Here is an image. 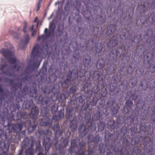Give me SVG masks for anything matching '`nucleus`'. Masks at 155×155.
<instances>
[{
  "label": "nucleus",
  "instance_id": "nucleus-51",
  "mask_svg": "<svg viewBox=\"0 0 155 155\" xmlns=\"http://www.w3.org/2000/svg\"><path fill=\"white\" fill-rule=\"evenodd\" d=\"M127 148L123 147L117 152V155H124L125 153L127 151Z\"/></svg>",
  "mask_w": 155,
  "mask_h": 155
},
{
  "label": "nucleus",
  "instance_id": "nucleus-22",
  "mask_svg": "<svg viewBox=\"0 0 155 155\" xmlns=\"http://www.w3.org/2000/svg\"><path fill=\"white\" fill-rule=\"evenodd\" d=\"M150 8V4L146 2H144L143 5H139L137 9L139 10L140 13L142 14L145 12L146 10H148Z\"/></svg>",
  "mask_w": 155,
  "mask_h": 155
},
{
  "label": "nucleus",
  "instance_id": "nucleus-18",
  "mask_svg": "<svg viewBox=\"0 0 155 155\" xmlns=\"http://www.w3.org/2000/svg\"><path fill=\"white\" fill-rule=\"evenodd\" d=\"M35 138L34 137L31 136L30 137H25L22 144L25 147H28L29 144L30 147H33L34 144Z\"/></svg>",
  "mask_w": 155,
  "mask_h": 155
},
{
  "label": "nucleus",
  "instance_id": "nucleus-14",
  "mask_svg": "<svg viewBox=\"0 0 155 155\" xmlns=\"http://www.w3.org/2000/svg\"><path fill=\"white\" fill-rule=\"evenodd\" d=\"M37 118L35 119V121H33L32 117H30V119H27L25 121V125L28 127V133L32 132L36 128V119Z\"/></svg>",
  "mask_w": 155,
  "mask_h": 155
},
{
  "label": "nucleus",
  "instance_id": "nucleus-36",
  "mask_svg": "<svg viewBox=\"0 0 155 155\" xmlns=\"http://www.w3.org/2000/svg\"><path fill=\"white\" fill-rule=\"evenodd\" d=\"M91 114L89 113H87L86 114L85 116V119L84 120V122L85 123H86V124L88 123H92V124H93L96 126V124L95 123H94L93 121H92L91 120ZM90 125V124H89Z\"/></svg>",
  "mask_w": 155,
  "mask_h": 155
},
{
  "label": "nucleus",
  "instance_id": "nucleus-13",
  "mask_svg": "<svg viewBox=\"0 0 155 155\" xmlns=\"http://www.w3.org/2000/svg\"><path fill=\"white\" fill-rule=\"evenodd\" d=\"M58 77V75L56 74V72L52 74L50 76L49 78V79L50 80V81H49V82L46 85L44 88L43 91L47 87H49L51 91H52L54 89L53 87H55V86L56 85H58L59 87V91H60V87L59 84L58 83L55 84L54 82L57 80Z\"/></svg>",
  "mask_w": 155,
  "mask_h": 155
},
{
  "label": "nucleus",
  "instance_id": "nucleus-63",
  "mask_svg": "<svg viewBox=\"0 0 155 155\" xmlns=\"http://www.w3.org/2000/svg\"><path fill=\"white\" fill-rule=\"evenodd\" d=\"M122 142H123V143L124 144V145H126V146L127 147L128 145V140L126 139V138H123L122 140Z\"/></svg>",
  "mask_w": 155,
  "mask_h": 155
},
{
  "label": "nucleus",
  "instance_id": "nucleus-49",
  "mask_svg": "<svg viewBox=\"0 0 155 155\" xmlns=\"http://www.w3.org/2000/svg\"><path fill=\"white\" fill-rule=\"evenodd\" d=\"M106 126V124L105 122L102 121L99 124L98 129L101 131H102L104 129Z\"/></svg>",
  "mask_w": 155,
  "mask_h": 155
},
{
  "label": "nucleus",
  "instance_id": "nucleus-41",
  "mask_svg": "<svg viewBox=\"0 0 155 155\" xmlns=\"http://www.w3.org/2000/svg\"><path fill=\"white\" fill-rule=\"evenodd\" d=\"M151 121H152L151 123H152L151 124L152 125H150L149 127L148 128H150L151 130L150 132L148 133L150 135L152 134L154 131H155V127H154L155 126V119L152 118L151 119Z\"/></svg>",
  "mask_w": 155,
  "mask_h": 155
},
{
  "label": "nucleus",
  "instance_id": "nucleus-45",
  "mask_svg": "<svg viewBox=\"0 0 155 155\" xmlns=\"http://www.w3.org/2000/svg\"><path fill=\"white\" fill-rule=\"evenodd\" d=\"M147 123L143 122L140 124L139 128L140 131H145L147 130Z\"/></svg>",
  "mask_w": 155,
  "mask_h": 155
},
{
  "label": "nucleus",
  "instance_id": "nucleus-1",
  "mask_svg": "<svg viewBox=\"0 0 155 155\" xmlns=\"http://www.w3.org/2000/svg\"><path fill=\"white\" fill-rule=\"evenodd\" d=\"M55 86L53 87L54 89L52 91H51L49 87H46L43 90V93L45 95L44 97L39 94H36L35 97V100L38 103L48 107L52 105L50 110L53 114L57 112L58 107V106L56 104L55 101L58 99L60 93L59 87L58 85Z\"/></svg>",
  "mask_w": 155,
  "mask_h": 155
},
{
  "label": "nucleus",
  "instance_id": "nucleus-5",
  "mask_svg": "<svg viewBox=\"0 0 155 155\" xmlns=\"http://www.w3.org/2000/svg\"><path fill=\"white\" fill-rule=\"evenodd\" d=\"M106 84L105 80L103 78H101V80L98 81L97 86L93 87L91 90V93L90 94L89 97L92 94H94V96L99 97V98H101V97H105L106 95V92H105L106 89L104 88Z\"/></svg>",
  "mask_w": 155,
  "mask_h": 155
},
{
  "label": "nucleus",
  "instance_id": "nucleus-25",
  "mask_svg": "<svg viewBox=\"0 0 155 155\" xmlns=\"http://www.w3.org/2000/svg\"><path fill=\"white\" fill-rule=\"evenodd\" d=\"M48 31V29L47 28H45L44 31L45 34L38 36L37 38L38 41H39L41 40H42L43 41H44L46 40L48 38H49L51 35L53 36L51 34H50V35H48L49 32Z\"/></svg>",
  "mask_w": 155,
  "mask_h": 155
},
{
  "label": "nucleus",
  "instance_id": "nucleus-58",
  "mask_svg": "<svg viewBox=\"0 0 155 155\" xmlns=\"http://www.w3.org/2000/svg\"><path fill=\"white\" fill-rule=\"evenodd\" d=\"M69 139L68 137L64 138L62 141V143L64 145V147H66V146L67 145Z\"/></svg>",
  "mask_w": 155,
  "mask_h": 155
},
{
  "label": "nucleus",
  "instance_id": "nucleus-29",
  "mask_svg": "<svg viewBox=\"0 0 155 155\" xmlns=\"http://www.w3.org/2000/svg\"><path fill=\"white\" fill-rule=\"evenodd\" d=\"M118 53H120V52L118 51H117L116 49H113L110 54V60L112 62H114L115 61Z\"/></svg>",
  "mask_w": 155,
  "mask_h": 155
},
{
  "label": "nucleus",
  "instance_id": "nucleus-4",
  "mask_svg": "<svg viewBox=\"0 0 155 155\" xmlns=\"http://www.w3.org/2000/svg\"><path fill=\"white\" fill-rule=\"evenodd\" d=\"M92 72H87L86 70V69L84 68H83L82 66L80 67L79 69V78L81 80H84V82H85V84L84 85L83 90L84 92L87 94V96L89 97L90 94L91 93V83L88 80L91 76Z\"/></svg>",
  "mask_w": 155,
  "mask_h": 155
},
{
  "label": "nucleus",
  "instance_id": "nucleus-48",
  "mask_svg": "<svg viewBox=\"0 0 155 155\" xmlns=\"http://www.w3.org/2000/svg\"><path fill=\"white\" fill-rule=\"evenodd\" d=\"M121 77L120 75H118L117 74L114 75L112 78V80L118 83L121 80Z\"/></svg>",
  "mask_w": 155,
  "mask_h": 155
},
{
  "label": "nucleus",
  "instance_id": "nucleus-19",
  "mask_svg": "<svg viewBox=\"0 0 155 155\" xmlns=\"http://www.w3.org/2000/svg\"><path fill=\"white\" fill-rule=\"evenodd\" d=\"M23 125L21 124H13L9 126L8 130L9 131H13L15 133L19 132L22 129Z\"/></svg>",
  "mask_w": 155,
  "mask_h": 155
},
{
  "label": "nucleus",
  "instance_id": "nucleus-34",
  "mask_svg": "<svg viewBox=\"0 0 155 155\" xmlns=\"http://www.w3.org/2000/svg\"><path fill=\"white\" fill-rule=\"evenodd\" d=\"M99 28L98 27H96L94 28L93 33L94 35L96 37H98L100 39L102 38V37L103 35L102 34V31L101 30L99 31Z\"/></svg>",
  "mask_w": 155,
  "mask_h": 155
},
{
  "label": "nucleus",
  "instance_id": "nucleus-62",
  "mask_svg": "<svg viewBox=\"0 0 155 155\" xmlns=\"http://www.w3.org/2000/svg\"><path fill=\"white\" fill-rule=\"evenodd\" d=\"M126 104L127 105V106H132L133 104V102L131 100H127L126 101Z\"/></svg>",
  "mask_w": 155,
  "mask_h": 155
},
{
  "label": "nucleus",
  "instance_id": "nucleus-2",
  "mask_svg": "<svg viewBox=\"0 0 155 155\" xmlns=\"http://www.w3.org/2000/svg\"><path fill=\"white\" fill-rule=\"evenodd\" d=\"M20 91L18 93V94L16 95V92L15 96L13 98L9 101L8 99L6 98L4 100H5L6 99H8L7 101H5L7 103H8L11 102V101L14 98V97L16 98V101L17 102V103H14L12 105V108L13 109V111L15 112L16 110H19L20 109V106L19 103L23 101L25 99V96L28 95L31 97H35V95L37 94L38 90L35 87L33 88L30 89L29 87L26 85H25L23 88H21V87L20 88Z\"/></svg>",
  "mask_w": 155,
  "mask_h": 155
},
{
  "label": "nucleus",
  "instance_id": "nucleus-52",
  "mask_svg": "<svg viewBox=\"0 0 155 155\" xmlns=\"http://www.w3.org/2000/svg\"><path fill=\"white\" fill-rule=\"evenodd\" d=\"M98 98L100 99L99 97L97 96H94L93 97L92 100V103L91 105L92 106H95L98 101Z\"/></svg>",
  "mask_w": 155,
  "mask_h": 155
},
{
  "label": "nucleus",
  "instance_id": "nucleus-56",
  "mask_svg": "<svg viewBox=\"0 0 155 155\" xmlns=\"http://www.w3.org/2000/svg\"><path fill=\"white\" fill-rule=\"evenodd\" d=\"M130 107L129 106H125L123 109V111L124 114L127 113L130 111Z\"/></svg>",
  "mask_w": 155,
  "mask_h": 155
},
{
  "label": "nucleus",
  "instance_id": "nucleus-64",
  "mask_svg": "<svg viewBox=\"0 0 155 155\" xmlns=\"http://www.w3.org/2000/svg\"><path fill=\"white\" fill-rule=\"evenodd\" d=\"M136 74L139 76H141L143 74V72H142V71L140 69H137L136 70Z\"/></svg>",
  "mask_w": 155,
  "mask_h": 155
},
{
  "label": "nucleus",
  "instance_id": "nucleus-50",
  "mask_svg": "<svg viewBox=\"0 0 155 155\" xmlns=\"http://www.w3.org/2000/svg\"><path fill=\"white\" fill-rule=\"evenodd\" d=\"M66 99V96L64 93L61 94L58 98L59 102H63Z\"/></svg>",
  "mask_w": 155,
  "mask_h": 155
},
{
  "label": "nucleus",
  "instance_id": "nucleus-35",
  "mask_svg": "<svg viewBox=\"0 0 155 155\" xmlns=\"http://www.w3.org/2000/svg\"><path fill=\"white\" fill-rule=\"evenodd\" d=\"M106 74V73H105V74H102L98 70V71H95L93 74V79L94 80H97L98 81L100 80H101V78H101V79L100 80V77L101 75L103 76V75H105Z\"/></svg>",
  "mask_w": 155,
  "mask_h": 155
},
{
  "label": "nucleus",
  "instance_id": "nucleus-43",
  "mask_svg": "<svg viewBox=\"0 0 155 155\" xmlns=\"http://www.w3.org/2000/svg\"><path fill=\"white\" fill-rule=\"evenodd\" d=\"M129 32V30L127 28L125 29H122L121 31V34L120 35V38L122 39V40L126 38V34L128 33Z\"/></svg>",
  "mask_w": 155,
  "mask_h": 155
},
{
  "label": "nucleus",
  "instance_id": "nucleus-39",
  "mask_svg": "<svg viewBox=\"0 0 155 155\" xmlns=\"http://www.w3.org/2000/svg\"><path fill=\"white\" fill-rule=\"evenodd\" d=\"M102 117V116L100 111H98L94 114V116L92 117L93 120L95 121H100Z\"/></svg>",
  "mask_w": 155,
  "mask_h": 155
},
{
  "label": "nucleus",
  "instance_id": "nucleus-9",
  "mask_svg": "<svg viewBox=\"0 0 155 155\" xmlns=\"http://www.w3.org/2000/svg\"><path fill=\"white\" fill-rule=\"evenodd\" d=\"M105 65V61L103 59H98L97 61L96 65L97 68L101 73L102 74H112L114 73V68L113 66L110 65L108 68L106 69V68L103 70L104 68Z\"/></svg>",
  "mask_w": 155,
  "mask_h": 155
},
{
  "label": "nucleus",
  "instance_id": "nucleus-6",
  "mask_svg": "<svg viewBox=\"0 0 155 155\" xmlns=\"http://www.w3.org/2000/svg\"><path fill=\"white\" fill-rule=\"evenodd\" d=\"M22 106L25 109H29L31 108L29 115L30 117H32L33 121H35V119L38 117L39 111L38 108L35 106L34 104L33 99L30 98L25 100Z\"/></svg>",
  "mask_w": 155,
  "mask_h": 155
},
{
  "label": "nucleus",
  "instance_id": "nucleus-8",
  "mask_svg": "<svg viewBox=\"0 0 155 155\" xmlns=\"http://www.w3.org/2000/svg\"><path fill=\"white\" fill-rule=\"evenodd\" d=\"M67 119L70 122L69 127L72 132L76 130L77 125L76 121L75 114L72 112V108L67 107L66 109Z\"/></svg>",
  "mask_w": 155,
  "mask_h": 155
},
{
  "label": "nucleus",
  "instance_id": "nucleus-61",
  "mask_svg": "<svg viewBox=\"0 0 155 155\" xmlns=\"http://www.w3.org/2000/svg\"><path fill=\"white\" fill-rule=\"evenodd\" d=\"M91 103V102L88 101H86V103L84 102L83 106L85 107V109H87L89 107Z\"/></svg>",
  "mask_w": 155,
  "mask_h": 155
},
{
  "label": "nucleus",
  "instance_id": "nucleus-27",
  "mask_svg": "<svg viewBox=\"0 0 155 155\" xmlns=\"http://www.w3.org/2000/svg\"><path fill=\"white\" fill-rule=\"evenodd\" d=\"M139 155H155V148L153 147L149 149L147 146H146L143 148V153Z\"/></svg>",
  "mask_w": 155,
  "mask_h": 155
},
{
  "label": "nucleus",
  "instance_id": "nucleus-10",
  "mask_svg": "<svg viewBox=\"0 0 155 155\" xmlns=\"http://www.w3.org/2000/svg\"><path fill=\"white\" fill-rule=\"evenodd\" d=\"M1 53L2 55L10 63L14 64L12 67V69H16L17 71L19 70L21 67L18 65L16 63L17 59L16 58L13 57V56L11 52L7 50L3 49L1 50Z\"/></svg>",
  "mask_w": 155,
  "mask_h": 155
},
{
  "label": "nucleus",
  "instance_id": "nucleus-31",
  "mask_svg": "<svg viewBox=\"0 0 155 155\" xmlns=\"http://www.w3.org/2000/svg\"><path fill=\"white\" fill-rule=\"evenodd\" d=\"M116 29V26L114 25L110 24L107 27V30L106 32L107 35L113 34Z\"/></svg>",
  "mask_w": 155,
  "mask_h": 155
},
{
  "label": "nucleus",
  "instance_id": "nucleus-44",
  "mask_svg": "<svg viewBox=\"0 0 155 155\" xmlns=\"http://www.w3.org/2000/svg\"><path fill=\"white\" fill-rule=\"evenodd\" d=\"M128 87L127 82L126 80L124 81L121 82L120 85V89L122 91L126 90Z\"/></svg>",
  "mask_w": 155,
  "mask_h": 155
},
{
  "label": "nucleus",
  "instance_id": "nucleus-12",
  "mask_svg": "<svg viewBox=\"0 0 155 155\" xmlns=\"http://www.w3.org/2000/svg\"><path fill=\"white\" fill-rule=\"evenodd\" d=\"M86 124L85 125L84 123L80 124L79 127L78 132L82 136L86 135L89 131L91 132H94L96 128V126L92 123Z\"/></svg>",
  "mask_w": 155,
  "mask_h": 155
},
{
  "label": "nucleus",
  "instance_id": "nucleus-28",
  "mask_svg": "<svg viewBox=\"0 0 155 155\" xmlns=\"http://www.w3.org/2000/svg\"><path fill=\"white\" fill-rule=\"evenodd\" d=\"M151 138L149 137L146 136L143 140V143L144 145V147L146 146H147V148L149 149H150L152 147L155 148V145L150 146V145L149 144Z\"/></svg>",
  "mask_w": 155,
  "mask_h": 155
},
{
  "label": "nucleus",
  "instance_id": "nucleus-15",
  "mask_svg": "<svg viewBox=\"0 0 155 155\" xmlns=\"http://www.w3.org/2000/svg\"><path fill=\"white\" fill-rule=\"evenodd\" d=\"M88 143V146L95 145L96 147L97 144L99 140V136L98 135H96L94 137L93 134H89L87 136Z\"/></svg>",
  "mask_w": 155,
  "mask_h": 155
},
{
  "label": "nucleus",
  "instance_id": "nucleus-16",
  "mask_svg": "<svg viewBox=\"0 0 155 155\" xmlns=\"http://www.w3.org/2000/svg\"><path fill=\"white\" fill-rule=\"evenodd\" d=\"M38 123L41 126H46L50 127L51 126L52 122V120L48 117H44L40 119L38 122L36 121V124Z\"/></svg>",
  "mask_w": 155,
  "mask_h": 155
},
{
  "label": "nucleus",
  "instance_id": "nucleus-3",
  "mask_svg": "<svg viewBox=\"0 0 155 155\" xmlns=\"http://www.w3.org/2000/svg\"><path fill=\"white\" fill-rule=\"evenodd\" d=\"M79 71H78L77 68L74 67L73 68L72 71H69L68 73L67 78L64 81L61 83V86L63 88H67L72 83V84L69 88V92L70 94H73L75 93L78 90V88L76 85L80 80Z\"/></svg>",
  "mask_w": 155,
  "mask_h": 155
},
{
  "label": "nucleus",
  "instance_id": "nucleus-30",
  "mask_svg": "<svg viewBox=\"0 0 155 155\" xmlns=\"http://www.w3.org/2000/svg\"><path fill=\"white\" fill-rule=\"evenodd\" d=\"M49 132V130L48 129H46L45 130L43 131L42 129L39 128L36 132V136L37 137L40 138L43 135H48Z\"/></svg>",
  "mask_w": 155,
  "mask_h": 155
},
{
  "label": "nucleus",
  "instance_id": "nucleus-17",
  "mask_svg": "<svg viewBox=\"0 0 155 155\" xmlns=\"http://www.w3.org/2000/svg\"><path fill=\"white\" fill-rule=\"evenodd\" d=\"M118 35H114L111 38L109 42L107 43V50H109L111 48H115V47L118 45Z\"/></svg>",
  "mask_w": 155,
  "mask_h": 155
},
{
  "label": "nucleus",
  "instance_id": "nucleus-46",
  "mask_svg": "<svg viewBox=\"0 0 155 155\" xmlns=\"http://www.w3.org/2000/svg\"><path fill=\"white\" fill-rule=\"evenodd\" d=\"M120 108V107L118 104H117L115 105L112 109L111 112L112 115H114L116 114L118 112Z\"/></svg>",
  "mask_w": 155,
  "mask_h": 155
},
{
  "label": "nucleus",
  "instance_id": "nucleus-57",
  "mask_svg": "<svg viewBox=\"0 0 155 155\" xmlns=\"http://www.w3.org/2000/svg\"><path fill=\"white\" fill-rule=\"evenodd\" d=\"M30 40V36L28 34H27L24 38V43L27 44Z\"/></svg>",
  "mask_w": 155,
  "mask_h": 155
},
{
  "label": "nucleus",
  "instance_id": "nucleus-20",
  "mask_svg": "<svg viewBox=\"0 0 155 155\" xmlns=\"http://www.w3.org/2000/svg\"><path fill=\"white\" fill-rule=\"evenodd\" d=\"M43 145L45 151V154H47L51 145V140L49 137H44L43 139Z\"/></svg>",
  "mask_w": 155,
  "mask_h": 155
},
{
  "label": "nucleus",
  "instance_id": "nucleus-59",
  "mask_svg": "<svg viewBox=\"0 0 155 155\" xmlns=\"http://www.w3.org/2000/svg\"><path fill=\"white\" fill-rule=\"evenodd\" d=\"M118 49H120L122 51V53L121 54H124L126 51V47L125 46H120L117 48Z\"/></svg>",
  "mask_w": 155,
  "mask_h": 155
},
{
  "label": "nucleus",
  "instance_id": "nucleus-11",
  "mask_svg": "<svg viewBox=\"0 0 155 155\" xmlns=\"http://www.w3.org/2000/svg\"><path fill=\"white\" fill-rule=\"evenodd\" d=\"M63 132L62 130H58L57 132L55 133L54 138L52 141V143L55 146L56 150H58L60 155H65L66 150L65 149L61 144H58V138L61 135Z\"/></svg>",
  "mask_w": 155,
  "mask_h": 155
},
{
  "label": "nucleus",
  "instance_id": "nucleus-55",
  "mask_svg": "<svg viewBox=\"0 0 155 155\" xmlns=\"http://www.w3.org/2000/svg\"><path fill=\"white\" fill-rule=\"evenodd\" d=\"M86 97L85 96L81 95L79 96L78 100L80 103H83L85 101Z\"/></svg>",
  "mask_w": 155,
  "mask_h": 155
},
{
  "label": "nucleus",
  "instance_id": "nucleus-53",
  "mask_svg": "<svg viewBox=\"0 0 155 155\" xmlns=\"http://www.w3.org/2000/svg\"><path fill=\"white\" fill-rule=\"evenodd\" d=\"M115 101L112 98H110L108 101L107 105L108 107H111L114 104Z\"/></svg>",
  "mask_w": 155,
  "mask_h": 155
},
{
  "label": "nucleus",
  "instance_id": "nucleus-37",
  "mask_svg": "<svg viewBox=\"0 0 155 155\" xmlns=\"http://www.w3.org/2000/svg\"><path fill=\"white\" fill-rule=\"evenodd\" d=\"M54 20L51 22L49 25V30L48 31L49 32L48 35H50V34H52V35L54 34V31L55 29V26H53L54 24Z\"/></svg>",
  "mask_w": 155,
  "mask_h": 155
},
{
  "label": "nucleus",
  "instance_id": "nucleus-23",
  "mask_svg": "<svg viewBox=\"0 0 155 155\" xmlns=\"http://www.w3.org/2000/svg\"><path fill=\"white\" fill-rule=\"evenodd\" d=\"M10 68L7 64L0 65V70L3 74L9 76H12V74L9 71Z\"/></svg>",
  "mask_w": 155,
  "mask_h": 155
},
{
  "label": "nucleus",
  "instance_id": "nucleus-33",
  "mask_svg": "<svg viewBox=\"0 0 155 155\" xmlns=\"http://www.w3.org/2000/svg\"><path fill=\"white\" fill-rule=\"evenodd\" d=\"M127 128L125 127H123L120 130L119 133L118 135H117L116 138L115 140L118 139V137H123L127 133Z\"/></svg>",
  "mask_w": 155,
  "mask_h": 155
},
{
  "label": "nucleus",
  "instance_id": "nucleus-26",
  "mask_svg": "<svg viewBox=\"0 0 155 155\" xmlns=\"http://www.w3.org/2000/svg\"><path fill=\"white\" fill-rule=\"evenodd\" d=\"M85 143L83 141L79 143L77 147L78 150L77 152L78 155H85V151L84 150V147Z\"/></svg>",
  "mask_w": 155,
  "mask_h": 155
},
{
  "label": "nucleus",
  "instance_id": "nucleus-42",
  "mask_svg": "<svg viewBox=\"0 0 155 155\" xmlns=\"http://www.w3.org/2000/svg\"><path fill=\"white\" fill-rule=\"evenodd\" d=\"M95 52L96 54L100 53L102 50L103 46L101 43H98L96 45Z\"/></svg>",
  "mask_w": 155,
  "mask_h": 155
},
{
  "label": "nucleus",
  "instance_id": "nucleus-38",
  "mask_svg": "<svg viewBox=\"0 0 155 155\" xmlns=\"http://www.w3.org/2000/svg\"><path fill=\"white\" fill-rule=\"evenodd\" d=\"M42 106L43 105H42ZM48 106H47L45 105H43V106H41V115L43 117H45L48 114Z\"/></svg>",
  "mask_w": 155,
  "mask_h": 155
},
{
  "label": "nucleus",
  "instance_id": "nucleus-24",
  "mask_svg": "<svg viewBox=\"0 0 155 155\" xmlns=\"http://www.w3.org/2000/svg\"><path fill=\"white\" fill-rule=\"evenodd\" d=\"M47 70L46 67L45 66H43L42 68L40 70V73L39 76H41V78L40 80L39 81L38 79V83H39V86L40 87V84L41 83H45V81L44 79V77L45 75Z\"/></svg>",
  "mask_w": 155,
  "mask_h": 155
},
{
  "label": "nucleus",
  "instance_id": "nucleus-60",
  "mask_svg": "<svg viewBox=\"0 0 155 155\" xmlns=\"http://www.w3.org/2000/svg\"><path fill=\"white\" fill-rule=\"evenodd\" d=\"M145 18H148V20L150 21H154V19H155V17L153 16V14H151L150 16L148 17L147 16H145Z\"/></svg>",
  "mask_w": 155,
  "mask_h": 155
},
{
  "label": "nucleus",
  "instance_id": "nucleus-7",
  "mask_svg": "<svg viewBox=\"0 0 155 155\" xmlns=\"http://www.w3.org/2000/svg\"><path fill=\"white\" fill-rule=\"evenodd\" d=\"M3 136L4 139L0 142V155H10L8 151L10 145L12 141V139L11 136L8 135L6 133H5Z\"/></svg>",
  "mask_w": 155,
  "mask_h": 155
},
{
  "label": "nucleus",
  "instance_id": "nucleus-54",
  "mask_svg": "<svg viewBox=\"0 0 155 155\" xmlns=\"http://www.w3.org/2000/svg\"><path fill=\"white\" fill-rule=\"evenodd\" d=\"M60 125L59 124H54L52 127L54 132L55 133L57 132V131L60 130Z\"/></svg>",
  "mask_w": 155,
  "mask_h": 155
},
{
  "label": "nucleus",
  "instance_id": "nucleus-21",
  "mask_svg": "<svg viewBox=\"0 0 155 155\" xmlns=\"http://www.w3.org/2000/svg\"><path fill=\"white\" fill-rule=\"evenodd\" d=\"M83 63L84 67L86 68H91L93 67V64L91 62V57L89 55L84 57L83 60Z\"/></svg>",
  "mask_w": 155,
  "mask_h": 155
},
{
  "label": "nucleus",
  "instance_id": "nucleus-32",
  "mask_svg": "<svg viewBox=\"0 0 155 155\" xmlns=\"http://www.w3.org/2000/svg\"><path fill=\"white\" fill-rule=\"evenodd\" d=\"M64 116V113L61 110H60L58 112L57 115H55L53 116L52 118L53 120L57 121L63 118Z\"/></svg>",
  "mask_w": 155,
  "mask_h": 155
},
{
  "label": "nucleus",
  "instance_id": "nucleus-47",
  "mask_svg": "<svg viewBox=\"0 0 155 155\" xmlns=\"http://www.w3.org/2000/svg\"><path fill=\"white\" fill-rule=\"evenodd\" d=\"M76 140L73 139L71 141V147L69 149V150L72 152H74V150H73V149L75 148L76 145Z\"/></svg>",
  "mask_w": 155,
  "mask_h": 155
},
{
  "label": "nucleus",
  "instance_id": "nucleus-40",
  "mask_svg": "<svg viewBox=\"0 0 155 155\" xmlns=\"http://www.w3.org/2000/svg\"><path fill=\"white\" fill-rule=\"evenodd\" d=\"M16 117L17 119L18 120L26 118L27 117V116L26 115L25 112L18 111L17 113Z\"/></svg>",
  "mask_w": 155,
  "mask_h": 155
}]
</instances>
